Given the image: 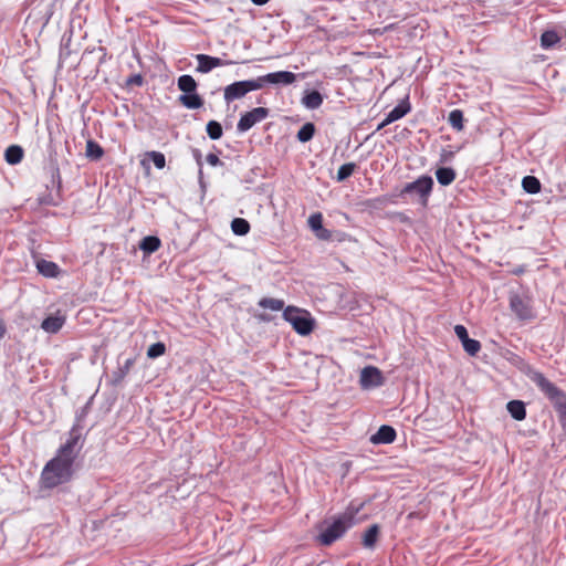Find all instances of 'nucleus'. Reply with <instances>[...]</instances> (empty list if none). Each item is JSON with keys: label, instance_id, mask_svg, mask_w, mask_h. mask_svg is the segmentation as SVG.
I'll return each instance as SVG.
<instances>
[{"label": "nucleus", "instance_id": "obj_1", "mask_svg": "<svg viewBox=\"0 0 566 566\" xmlns=\"http://www.w3.org/2000/svg\"><path fill=\"white\" fill-rule=\"evenodd\" d=\"M80 438L77 430H71L66 442L61 446L56 455L45 464L41 473L43 488L52 489L71 480L73 463L81 450Z\"/></svg>", "mask_w": 566, "mask_h": 566}, {"label": "nucleus", "instance_id": "obj_2", "mask_svg": "<svg viewBox=\"0 0 566 566\" xmlns=\"http://www.w3.org/2000/svg\"><path fill=\"white\" fill-rule=\"evenodd\" d=\"M283 318L292 325L297 334L302 336L311 334L315 325V321L312 318L311 314L296 306L285 307L283 311Z\"/></svg>", "mask_w": 566, "mask_h": 566}, {"label": "nucleus", "instance_id": "obj_3", "mask_svg": "<svg viewBox=\"0 0 566 566\" xmlns=\"http://www.w3.org/2000/svg\"><path fill=\"white\" fill-rule=\"evenodd\" d=\"M354 525V514L344 513L334 520L318 536L321 544L331 545L342 537L344 533Z\"/></svg>", "mask_w": 566, "mask_h": 566}, {"label": "nucleus", "instance_id": "obj_4", "mask_svg": "<svg viewBox=\"0 0 566 566\" xmlns=\"http://www.w3.org/2000/svg\"><path fill=\"white\" fill-rule=\"evenodd\" d=\"M432 187V178L430 176H421L417 180L407 184L402 189V193H417L421 200V203L426 206Z\"/></svg>", "mask_w": 566, "mask_h": 566}, {"label": "nucleus", "instance_id": "obj_5", "mask_svg": "<svg viewBox=\"0 0 566 566\" xmlns=\"http://www.w3.org/2000/svg\"><path fill=\"white\" fill-rule=\"evenodd\" d=\"M532 379L537 385V387L554 402L555 407L558 406V401L566 399V395H564L553 382L545 378L543 374L535 373Z\"/></svg>", "mask_w": 566, "mask_h": 566}, {"label": "nucleus", "instance_id": "obj_6", "mask_svg": "<svg viewBox=\"0 0 566 566\" xmlns=\"http://www.w3.org/2000/svg\"><path fill=\"white\" fill-rule=\"evenodd\" d=\"M269 115V109L265 107H255L250 112L244 113L238 122L237 129L244 133L252 128L255 124L265 119Z\"/></svg>", "mask_w": 566, "mask_h": 566}, {"label": "nucleus", "instance_id": "obj_7", "mask_svg": "<svg viewBox=\"0 0 566 566\" xmlns=\"http://www.w3.org/2000/svg\"><path fill=\"white\" fill-rule=\"evenodd\" d=\"M510 307L522 321H530L534 318V313L527 298H523L517 294H512L510 296Z\"/></svg>", "mask_w": 566, "mask_h": 566}, {"label": "nucleus", "instance_id": "obj_8", "mask_svg": "<svg viewBox=\"0 0 566 566\" xmlns=\"http://www.w3.org/2000/svg\"><path fill=\"white\" fill-rule=\"evenodd\" d=\"M196 60L198 62L196 71L199 73H202V74L209 73L214 67L226 66V65H230L233 63L232 61L222 60L220 57L210 56V55L202 54V53L197 54Z\"/></svg>", "mask_w": 566, "mask_h": 566}, {"label": "nucleus", "instance_id": "obj_9", "mask_svg": "<svg viewBox=\"0 0 566 566\" xmlns=\"http://www.w3.org/2000/svg\"><path fill=\"white\" fill-rule=\"evenodd\" d=\"M360 386L365 389L378 387L382 384V376L378 368L367 366L360 371Z\"/></svg>", "mask_w": 566, "mask_h": 566}, {"label": "nucleus", "instance_id": "obj_10", "mask_svg": "<svg viewBox=\"0 0 566 566\" xmlns=\"http://www.w3.org/2000/svg\"><path fill=\"white\" fill-rule=\"evenodd\" d=\"M249 92L247 81H239L224 87L223 97L227 103H230L245 96Z\"/></svg>", "mask_w": 566, "mask_h": 566}, {"label": "nucleus", "instance_id": "obj_11", "mask_svg": "<svg viewBox=\"0 0 566 566\" xmlns=\"http://www.w3.org/2000/svg\"><path fill=\"white\" fill-rule=\"evenodd\" d=\"M65 319V315L57 311L54 315L43 319L41 328L49 334H55L63 327Z\"/></svg>", "mask_w": 566, "mask_h": 566}, {"label": "nucleus", "instance_id": "obj_12", "mask_svg": "<svg viewBox=\"0 0 566 566\" xmlns=\"http://www.w3.org/2000/svg\"><path fill=\"white\" fill-rule=\"evenodd\" d=\"M265 81L271 85H291L296 81V75L290 71H277L266 74Z\"/></svg>", "mask_w": 566, "mask_h": 566}, {"label": "nucleus", "instance_id": "obj_13", "mask_svg": "<svg viewBox=\"0 0 566 566\" xmlns=\"http://www.w3.org/2000/svg\"><path fill=\"white\" fill-rule=\"evenodd\" d=\"M396 431L392 427L382 424L378 431L371 436L370 441L375 444H387L394 442Z\"/></svg>", "mask_w": 566, "mask_h": 566}, {"label": "nucleus", "instance_id": "obj_14", "mask_svg": "<svg viewBox=\"0 0 566 566\" xmlns=\"http://www.w3.org/2000/svg\"><path fill=\"white\" fill-rule=\"evenodd\" d=\"M179 102L189 109H197L203 105L202 98L196 93H186L179 96Z\"/></svg>", "mask_w": 566, "mask_h": 566}, {"label": "nucleus", "instance_id": "obj_15", "mask_svg": "<svg viewBox=\"0 0 566 566\" xmlns=\"http://www.w3.org/2000/svg\"><path fill=\"white\" fill-rule=\"evenodd\" d=\"M411 107L407 99L401 101L397 106H395L388 114V120L392 123L402 118L410 112Z\"/></svg>", "mask_w": 566, "mask_h": 566}, {"label": "nucleus", "instance_id": "obj_16", "mask_svg": "<svg viewBox=\"0 0 566 566\" xmlns=\"http://www.w3.org/2000/svg\"><path fill=\"white\" fill-rule=\"evenodd\" d=\"M302 103L308 109H316L323 104V96L319 92L312 91L303 96Z\"/></svg>", "mask_w": 566, "mask_h": 566}, {"label": "nucleus", "instance_id": "obj_17", "mask_svg": "<svg viewBox=\"0 0 566 566\" xmlns=\"http://www.w3.org/2000/svg\"><path fill=\"white\" fill-rule=\"evenodd\" d=\"M36 269L39 273L46 277H55L59 274V266L51 261L39 260L36 262Z\"/></svg>", "mask_w": 566, "mask_h": 566}, {"label": "nucleus", "instance_id": "obj_18", "mask_svg": "<svg viewBox=\"0 0 566 566\" xmlns=\"http://www.w3.org/2000/svg\"><path fill=\"white\" fill-rule=\"evenodd\" d=\"M507 411L515 420H524L526 417L525 405L520 400H512L507 403Z\"/></svg>", "mask_w": 566, "mask_h": 566}, {"label": "nucleus", "instance_id": "obj_19", "mask_svg": "<svg viewBox=\"0 0 566 566\" xmlns=\"http://www.w3.org/2000/svg\"><path fill=\"white\" fill-rule=\"evenodd\" d=\"M4 158H6L8 164L17 165L23 158V149L20 146H18V145L9 146L6 149Z\"/></svg>", "mask_w": 566, "mask_h": 566}, {"label": "nucleus", "instance_id": "obj_20", "mask_svg": "<svg viewBox=\"0 0 566 566\" xmlns=\"http://www.w3.org/2000/svg\"><path fill=\"white\" fill-rule=\"evenodd\" d=\"M379 535V526L377 524L371 525L363 535V545L366 548L373 549L376 545Z\"/></svg>", "mask_w": 566, "mask_h": 566}, {"label": "nucleus", "instance_id": "obj_21", "mask_svg": "<svg viewBox=\"0 0 566 566\" xmlns=\"http://www.w3.org/2000/svg\"><path fill=\"white\" fill-rule=\"evenodd\" d=\"M437 180L442 186H449L455 179V172L452 168L442 167L436 171Z\"/></svg>", "mask_w": 566, "mask_h": 566}, {"label": "nucleus", "instance_id": "obj_22", "mask_svg": "<svg viewBox=\"0 0 566 566\" xmlns=\"http://www.w3.org/2000/svg\"><path fill=\"white\" fill-rule=\"evenodd\" d=\"M135 364V358H127L113 374L114 382H120Z\"/></svg>", "mask_w": 566, "mask_h": 566}, {"label": "nucleus", "instance_id": "obj_23", "mask_svg": "<svg viewBox=\"0 0 566 566\" xmlns=\"http://www.w3.org/2000/svg\"><path fill=\"white\" fill-rule=\"evenodd\" d=\"M258 305L262 308H266L273 312L284 310V301L273 297H263L259 301Z\"/></svg>", "mask_w": 566, "mask_h": 566}, {"label": "nucleus", "instance_id": "obj_24", "mask_svg": "<svg viewBox=\"0 0 566 566\" xmlns=\"http://www.w3.org/2000/svg\"><path fill=\"white\" fill-rule=\"evenodd\" d=\"M178 88L186 93H193L197 90V82L191 75H181L178 78Z\"/></svg>", "mask_w": 566, "mask_h": 566}, {"label": "nucleus", "instance_id": "obj_25", "mask_svg": "<svg viewBox=\"0 0 566 566\" xmlns=\"http://www.w3.org/2000/svg\"><path fill=\"white\" fill-rule=\"evenodd\" d=\"M159 247L160 240L153 235L145 237L139 244L140 250L145 253H154L159 249Z\"/></svg>", "mask_w": 566, "mask_h": 566}, {"label": "nucleus", "instance_id": "obj_26", "mask_svg": "<svg viewBox=\"0 0 566 566\" xmlns=\"http://www.w3.org/2000/svg\"><path fill=\"white\" fill-rule=\"evenodd\" d=\"M463 113L462 111L460 109H453L450 112L449 116H448V123L450 124V126L458 130V132H461L464 127L463 125Z\"/></svg>", "mask_w": 566, "mask_h": 566}, {"label": "nucleus", "instance_id": "obj_27", "mask_svg": "<svg viewBox=\"0 0 566 566\" xmlns=\"http://www.w3.org/2000/svg\"><path fill=\"white\" fill-rule=\"evenodd\" d=\"M231 230L237 235H245L250 231V223L242 218H234L231 222Z\"/></svg>", "mask_w": 566, "mask_h": 566}, {"label": "nucleus", "instance_id": "obj_28", "mask_svg": "<svg viewBox=\"0 0 566 566\" xmlns=\"http://www.w3.org/2000/svg\"><path fill=\"white\" fill-rule=\"evenodd\" d=\"M558 34L553 30H547L541 35V45L543 49H551L559 42Z\"/></svg>", "mask_w": 566, "mask_h": 566}, {"label": "nucleus", "instance_id": "obj_29", "mask_svg": "<svg viewBox=\"0 0 566 566\" xmlns=\"http://www.w3.org/2000/svg\"><path fill=\"white\" fill-rule=\"evenodd\" d=\"M315 134V126L313 123H306L304 124L300 130L297 132V139L301 143H307L310 142Z\"/></svg>", "mask_w": 566, "mask_h": 566}, {"label": "nucleus", "instance_id": "obj_30", "mask_svg": "<svg viewBox=\"0 0 566 566\" xmlns=\"http://www.w3.org/2000/svg\"><path fill=\"white\" fill-rule=\"evenodd\" d=\"M523 189L528 193H537L541 190V182L536 177L526 176L522 180Z\"/></svg>", "mask_w": 566, "mask_h": 566}, {"label": "nucleus", "instance_id": "obj_31", "mask_svg": "<svg viewBox=\"0 0 566 566\" xmlns=\"http://www.w3.org/2000/svg\"><path fill=\"white\" fill-rule=\"evenodd\" d=\"M206 130H207L208 136L213 140H217V139L221 138V136H222V126L220 125V123H218L216 120H210L207 124Z\"/></svg>", "mask_w": 566, "mask_h": 566}, {"label": "nucleus", "instance_id": "obj_32", "mask_svg": "<svg viewBox=\"0 0 566 566\" xmlns=\"http://www.w3.org/2000/svg\"><path fill=\"white\" fill-rule=\"evenodd\" d=\"M355 168L356 165L354 163H347L342 165L337 171V181H344L345 179H347L349 176L353 175Z\"/></svg>", "mask_w": 566, "mask_h": 566}, {"label": "nucleus", "instance_id": "obj_33", "mask_svg": "<svg viewBox=\"0 0 566 566\" xmlns=\"http://www.w3.org/2000/svg\"><path fill=\"white\" fill-rule=\"evenodd\" d=\"M462 346H463L464 350L471 356L476 355L481 349L480 342L472 339L470 337L468 339H464V343H462Z\"/></svg>", "mask_w": 566, "mask_h": 566}, {"label": "nucleus", "instance_id": "obj_34", "mask_svg": "<svg viewBox=\"0 0 566 566\" xmlns=\"http://www.w3.org/2000/svg\"><path fill=\"white\" fill-rule=\"evenodd\" d=\"M165 350L166 346L164 343H155L150 345L149 348L147 349V357L151 359L160 357L161 355L165 354Z\"/></svg>", "mask_w": 566, "mask_h": 566}, {"label": "nucleus", "instance_id": "obj_35", "mask_svg": "<svg viewBox=\"0 0 566 566\" xmlns=\"http://www.w3.org/2000/svg\"><path fill=\"white\" fill-rule=\"evenodd\" d=\"M86 154H87L88 157H93L95 159H98V158H101L103 156V149L95 142L88 140L86 143Z\"/></svg>", "mask_w": 566, "mask_h": 566}, {"label": "nucleus", "instance_id": "obj_36", "mask_svg": "<svg viewBox=\"0 0 566 566\" xmlns=\"http://www.w3.org/2000/svg\"><path fill=\"white\" fill-rule=\"evenodd\" d=\"M307 224L312 231L317 232L323 227V216L321 212H315L310 216Z\"/></svg>", "mask_w": 566, "mask_h": 566}, {"label": "nucleus", "instance_id": "obj_37", "mask_svg": "<svg viewBox=\"0 0 566 566\" xmlns=\"http://www.w3.org/2000/svg\"><path fill=\"white\" fill-rule=\"evenodd\" d=\"M148 158H150L158 169H163L166 165V158L163 153L159 151H149L147 153Z\"/></svg>", "mask_w": 566, "mask_h": 566}, {"label": "nucleus", "instance_id": "obj_38", "mask_svg": "<svg viewBox=\"0 0 566 566\" xmlns=\"http://www.w3.org/2000/svg\"><path fill=\"white\" fill-rule=\"evenodd\" d=\"M247 84L249 91L252 92L263 88L268 84V82L265 81V75H262L253 80H247Z\"/></svg>", "mask_w": 566, "mask_h": 566}, {"label": "nucleus", "instance_id": "obj_39", "mask_svg": "<svg viewBox=\"0 0 566 566\" xmlns=\"http://www.w3.org/2000/svg\"><path fill=\"white\" fill-rule=\"evenodd\" d=\"M454 333L461 343H464V339L469 338L468 331L463 325H455Z\"/></svg>", "mask_w": 566, "mask_h": 566}, {"label": "nucleus", "instance_id": "obj_40", "mask_svg": "<svg viewBox=\"0 0 566 566\" xmlns=\"http://www.w3.org/2000/svg\"><path fill=\"white\" fill-rule=\"evenodd\" d=\"M315 235L319 240L328 241L332 239V231L322 227L317 232H315Z\"/></svg>", "mask_w": 566, "mask_h": 566}, {"label": "nucleus", "instance_id": "obj_41", "mask_svg": "<svg viewBox=\"0 0 566 566\" xmlns=\"http://www.w3.org/2000/svg\"><path fill=\"white\" fill-rule=\"evenodd\" d=\"M560 419L563 421V426L566 427V398L563 401H558V406H556Z\"/></svg>", "mask_w": 566, "mask_h": 566}, {"label": "nucleus", "instance_id": "obj_42", "mask_svg": "<svg viewBox=\"0 0 566 566\" xmlns=\"http://www.w3.org/2000/svg\"><path fill=\"white\" fill-rule=\"evenodd\" d=\"M206 160L211 166H217L220 164V159L216 154H208Z\"/></svg>", "mask_w": 566, "mask_h": 566}, {"label": "nucleus", "instance_id": "obj_43", "mask_svg": "<svg viewBox=\"0 0 566 566\" xmlns=\"http://www.w3.org/2000/svg\"><path fill=\"white\" fill-rule=\"evenodd\" d=\"M391 123H392L391 120H388V116H386V118L377 126V130L382 129L384 127H386L387 125H389Z\"/></svg>", "mask_w": 566, "mask_h": 566}, {"label": "nucleus", "instance_id": "obj_44", "mask_svg": "<svg viewBox=\"0 0 566 566\" xmlns=\"http://www.w3.org/2000/svg\"><path fill=\"white\" fill-rule=\"evenodd\" d=\"M254 4H258V6H263L269 0H251Z\"/></svg>", "mask_w": 566, "mask_h": 566}, {"label": "nucleus", "instance_id": "obj_45", "mask_svg": "<svg viewBox=\"0 0 566 566\" xmlns=\"http://www.w3.org/2000/svg\"><path fill=\"white\" fill-rule=\"evenodd\" d=\"M4 333H6V327L2 323H0V338L3 337Z\"/></svg>", "mask_w": 566, "mask_h": 566}, {"label": "nucleus", "instance_id": "obj_46", "mask_svg": "<svg viewBox=\"0 0 566 566\" xmlns=\"http://www.w3.org/2000/svg\"><path fill=\"white\" fill-rule=\"evenodd\" d=\"M260 318H261L262 321H269V318H268V317H265V316H263V315H262V316H260Z\"/></svg>", "mask_w": 566, "mask_h": 566}]
</instances>
